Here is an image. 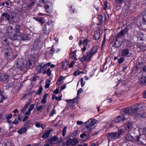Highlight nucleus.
<instances>
[{
	"instance_id": "obj_20",
	"label": "nucleus",
	"mask_w": 146,
	"mask_h": 146,
	"mask_svg": "<svg viewBox=\"0 0 146 146\" xmlns=\"http://www.w3.org/2000/svg\"><path fill=\"white\" fill-rule=\"evenodd\" d=\"M129 50L127 49L123 50L122 51V56H127L129 54Z\"/></svg>"
},
{
	"instance_id": "obj_41",
	"label": "nucleus",
	"mask_w": 146,
	"mask_h": 146,
	"mask_svg": "<svg viewBox=\"0 0 146 146\" xmlns=\"http://www.w3.org/2000/svg\"><path fill=\"white\" fill-rule=\"evenodd\" d=\"M88 40L87 39H85L82 42V43L84 45V46L87 45Z\"/></svg>"
},
{
	"instance_id": "obj_16",
	"label": "nucleus",
	"mask_w": 146,
	"mask_h": 146,
	"mask_svg": "<svg viewBox=\"0 0 146 146\" xmlns=\"http://www.w3.org/2000/svg\"><path fill=\"white\" fill-rule=\"evenodd\" d=\"M139 83L140 84L146 85V77L142 76L139 80Z\"/></svg>"
},
{
	"instance_id": "obj_53",
	"label": "nucleus",
	"mask_w": 146,
	"mask_h": 146,
	"mask_svg": "<svg viewBox=\"0 0 146 146\" xmlns=\"http://www.w3.org/2000/svg\"><path fill=\"white\" fill-rule=\"evenodd\" d=\"M43 108V106H40L36 108V110L38 111H40Z\"/></svg>"
},
{
	"instance_id": "obj_8",
	"label": "nucleus",
	"mask_w": 146,
	"mask_h": 146,
	"mask_svg": "<svg viewBox=\"0 0 146 146\" xmlns=\"http://www.w3.org/2000/svg\"><path fill=\"white\" fill-rule=\"evenodd\" d=\"M28 35L26 34H23L21 36L17 34H14L13 37H11V39L13 40L20 39L24 40L28 39Z\"/></svg>"
},
{
	"instance_id": "obj_35",
	"label": "nucleus",
	"mask_w": 146,
	"mask_h": 146,
	"mask_svg": "<svg viewBox=\"0 0 146 146\" xmlns=\"http://www.w3.org/2000/svg\"><path fill=\"white\" fill-rule=\"evenodd\" d=\"M46 74L48 76H50L52 74L51 71L50 70V68H48L46 70Z\"/></svg>"
},
{
	"instance_id": "obj_63",
	"label": "nucleus",
	"mask_w": 146,
	"mask_h": 146,
	"mask_svg": "<svg viewBox=\"0 0 146 146\" xmlns=\"http://www.w3.org/2000/svg\"><path fill=\"white\" fill-rule=\"evenodd\" d=\"M26 108H26L25 106L23 107L21 110V112L23 113H24V112L26 110Z\"/></svg>"
},
{
	"instance_id": "obj_7",
	"label": "nucleus",
	"mask_w": 146,
	"mask_h": 146,
	"mask_svg": "<svg viewBox=\"0 0 146 146\" xmlns=\"http://www.w3.org/2000/svg\"><path fill=\"white\" fill-rule=\"evenodd\" d=\"M135 105H138L139 106H141L142 107L141 108H140L139 109H138L137 110V111L135 113H134L132 114H135L137 113L139 110L140 113H138L136 115V117L137 118H140V117H146V113H144L143 112V111L142 110V108H143V106L142 105L140 104H135L132 107H133V106H134ZM132 114H131V115H132Z\"/></svg>"
},
{
	"instance_id": "obj_31",
	"label": "nucleus",
	"mask_w": 146,
	"mask_h": 146,
	"mask_svg": "<svg viewBox=\"0 0 146 146\" xmlns=\"http://www.w3.org/2000/svg\"><path fill=\"white\" fill-rule=\"evenodd\" d=\"M43 88L42 86H40L38 90H37L36 93V94L37 95L40 94L42 93Z\"/></svg>"
},
{
	"instance_id": "obj_42",
	"label": "nucleus",
	"mask_w": 146,
	"mask_h": 146,
	"mask_svg": "<svg viewBox=\"0 0 146 146\" xmlns=\"http://www.w3.org/2000/svg\"><path fill=\"white\" fill-rule=\"evenodd\" d=\"M84 79L83 78H82L80 79V81L81 84V86L82 87H83L85 84V81H84Z\"/></svg>"
},
{
	"instance_id": "obj_3",
	"label": "nucleus",
	"mask_w": 146,
	"mask_h": 146,
	"mask_svg": "<svg viewBox=\"0 0 146 146\" xmlns=\"http://www.w3.org/2000/svg\"><path fill=\"white\" fill-rule=\"evenodd\" d=\"M123 131L122 129H118L117 133H111L107 134L106 135L108 141L115 140L116 139L119 138L120 135L123 133Z\"/></svg>"
},
{
	"instance_id": "obj_55",
	"label": "nucleus",
	"mask_w": 146,
	"mask_h": 146,
	"mask_svg": "<svg viewBox=\"0 0 146 146\" xmlns=\"http://www.w3.org/2000/svg\"><path fill=\"white\" fill-rule=\"evenodd\" d=\"M86 135L85 133H83L82 134H81L80 135V137L82 138H83L85 137H86Z\"/></svg>"
},
{
	"instance_id": "obj_44",
	"label": "nucleus",
	"mask_w": 146,
	"mask_h": 146,
	"mask_svg": "<svg viewBox=\"0 0 146 146\" xmlns=\"http://www.w3.org/2000/svg\"><path fill=\"white\" fill-rule=\"evenodd\" d=\"M124 59L123 58H120L118 60V63L120 64L124 60Z\"/></svg>"
},
{
	"instance_id": "obj_30",
	"label": "nucleus",
	"mask_w": 146,
	"mask_h": 146,
	"mask_svg": "<svg viewBox=\"0 0 146 146\" xmlns=\"http://www.w3.org/2000/svg\"><path fill=\"white\" fill-rule=\"evenodd\" d=\"M36 69L37 72L38 73H40L41 72V66L39 65V66H37L36 67Z\"/></svg>"
},
{
	"instance_id": "obj_62",
	"label": "nucleus",
	"mask_w": 146,
	"mask_h": 146,
	"mask_svg": "<svg viewBox=\"0 0 146 146\" xmlns=\"http://www.w3.org/2000/svg\"><path fill=\"white\" fill-rule=\"evenodd\" d=\"M15 18H14L13 16H11L10 18V21H11L13 22L14 21Z\"/></svg>"
},
{
	"instance_id": "obj_38",
	"label": "nucleus",
	"mask_w": 146,
	"mask_h": 146,
	"mask_svg": "<svg viewBox=\"0 0 146 146\" xmlns=\"http://www.w3.org/2000/svg\"><path fill=\"white\" fill-rule=\"evenodd\" d=\"M50 82V81L49 80H47L46 84L45 86V87L46 88H47L49 87L50 86L49 83Z\"/></svg>"
},
{
	"instance_id": "obj_43",
	"label": "nucleus",
	"mask_w": 146,
	"mask_h": 146,
	"mask_svg": "<svg viewBox=\"0 0 146 146\" xmlns=\"http://www.w3.org/2000/svg\"><path fill=\"white\" fill-rule=\"evenodd\" d=\"M32 64V63L31 62L30 60H29L26 63V66L27 67H29V65H31Z\"/></svg>"
},
{
	"instance_id": "obj_14",
	"label": "nucleus",
	"mask_w": 146,
	"mask_h": 146,
	"mask_svg": "<svg viewBox=\"0 0 146 146\" xmlns=\"http://www.w3.org/2000/svg\"><path fill=\"white\" fill-rule=\"evenodd\" d=\"M10 16L7 13H4L1 15V19L10 22Z\"/></svg>"
},
{
	"instance_id": "obj_58",
	"label": "nucleus",
	"mask_w": 146,
	"mask_h": 146,
	"mask_svg": "<svg viewBox=\"0 0 146 146\" xmlns=\"http://www.w3.org/2000/svg\"><path fill=\"white\" fill-rule=\"evenodd\" d=\"M46 99H45L42 98V99L41 101V103H42L45 104L46 103Z\"/></svg>"
},
{
	"instance_id": "obj_28",
	"label": "nucleus",
	"mask_w": 146,
	"mask_h": 146,
	"mask_svg": "<svg viewBox=\"0 0 146 146\" xmlns=\"http://www.w3.org/2000/svg\"><path fill=\"white\" fill-rule=\"evenodd\" d=\"M72 145H75L78 143V141L75 138H73L72 139Z\"/></svg>"
},
{
	"instance_id": "obj_59",
	"label": "nucleus",
	"mask_w": 146,
	"mask_h": 146,
	"mask_svg": "<svg viewBox=\"0 0 146 146\" xmlns=\"http://www.w3.org/2000/svg\"><path fill=\"white\" fill-rule=\"evenodd\" d=\"M31 111L28 110V111H27L25 114V115H29L31 113Z\"/></svg>"
},
{
	"instance_id": "obj_60",
	"label": "nucleus",
	"mask_w": 146,
	"mask_h": 146,
	"mask_svg": "<svg viewBox=\"0 0 146 146\" xmlns=\"http://www.w3.org/2000/svg\"><path fill=\"white\" fill-rule=\"evenodd\" d=\"M28 117L27 116H25L23 120V122H24L25 121H26L27 119H28Z\"/></svg>"
},
{
	"instance_id": "obj_57",
	"label": "nucleus",
	"mask_w": 146,
	"mask_h": 146,
	"mask_svg": "<svg viewBox=\"0 0 146 146\" xmlns=\"http://www.w3.org/2000/svg\"><path fill=\"white\" fill-rule=\"evenodd\" d=\"M0 94H1V101H0V102H3V100L5 99V98L2 95V92L1 93V92H0Z\"/></svg>"
},
{
	"instance_id": "obj_6",
	"label": "nucleus",
	"mask_w": 146,
	"mask_h": 146,
	"mask_svg": "<svg viewBox=\"0 0 146 146\" xmlns=\"http://www.w3.org/2000/svg\"><path fill=\"white\" fill-rule=\"evenodd\" d=\"M52 23L51 21L46 23L43 27V33L45 35L48 34L50 31V28L51 26Z\"/></svg>"
},
{
	"instance_id": "obj_29",
	"label": "nucleus",
	"mask_w": 146,
	"mask_h": 146,
	"mask_svg": "<svg viewBox=\"0 0 146 146\" xmlns=\"http://www.w3.org/2000/svg\"><path fill=\"white\" fill-rule=\"evenodd\" d=\"M42 63H40V65L41 66V70H45L47 68V65L44 64L42 65Z\"/></svg>"
},
{
	"instance_id": "obj_21",
	"label": "nucleus",
	"mask_w": 146,
	"mask_h": 146,
	"mask_svg": "<svg viewBox=\"0 0 146 146\" xmlns=\"http://www.w3.org/2000/svg\"><path fill=\"white\" fill-rule=\"evenodd\" d=\"M91 59L88 56V54H87L86 56H84L82 58L80 59V60L82 62H83L85 60L88 61Z\"/></svg>"
},
{
	"instance_id": "obj_18",
	"label": "nucleus",
	"mask_w": 146,
	"mask_h": 146,
	"mask_svg": "<svg viewBox=\"0 0 146 146\" xmlns=\"http://www.w3.org/2000/svg\"><path fill=\"white\" fill-rule=\"evenodd\" d=\"M62 65V69L63 70H66L67 69L68 63L67 61L62 62L61 63Z\"/></svg>"
},
{
	"instance_id": "obj_61",
	"label": "nucleus",
	"mask_w": 146,
	"mask_h": 146,
	"mask_svg": "<svg viewBox=\"0 0 146 146\" xmlns=\"http://www.w3.org/2000/svg\"><path fill=\"white\" fill-rule=\"evenodd\" d=\"M3 117H2V115L0 113V123H1L3 120Z\"/></svg>"
},
{
	"instance_id": "obj_36",
	"label": "nucleus",
	"mask_w": 146,
	"mask_h": 146,
	"mask_svg": "<svg viewBox=\"0 0 146 146\" xmlns=\"http://www.w3.org/2000/svg\"><path fill=\"white\" fill-rule=\"evenodd\" d=\"M81 73L83 74L84 72L82 71H76L73 74L75 76L80 74Z\"/></svg>"
},
{
	"instance_id": "obj_4",
	"label": "nucleus",
	"mask_w": 146,
	"mask_h": 146,
	"mask_svg": "<svg viewBox=\"0 0 146 146\" xmlns=\"http://www.w3.org/2000/svg\"><path fill=\"white\" fill-rule=\"evenodd\" d=\"M96 123L95 120L93 121L92 119H89L84 123L85 127L83 129V131L85 132H90L93 129V126Z\"/></svg>"
},
{
	"instance_id": "obj_10",
	"label": "nucleus",
	"mask_w": 146,
	"mask_h": 146,
	"mask_svg": "<svg viewBox=\"0 0 146 146\" xmlns=\"http://www.w3.org/2000/svg\"><path fill=\"white\" fill-rule=\"evenodd\" d=\"M136 141H138L139 144L146 145V139L144 135H140L136 138Z\"/></svg>"
},
{
	"instance_id": "obj_32",
	"label": "nucleus",
	"mask_w": 146,
	"mask_h": 146,
	"mask_svg": "<svg viewBox=\"0 0 146 146\" xmlns=\"http://www.w3.org/2000/svg\"><path fill=\"white\" fill-rule=\"evenodd\" d=\"M78 131L77 130H75L73 132L70 133V135L72 137H74L76 136L78 133Z\"/></svg>"
},
{
	"instance_id": "obj_51",
	"label": "nucleus",
	"mask_w": 146,
	"mask_h": 146,
	"mask_svg": "<svg viewBox=\"0 0 146 146\" xmlns=\"http://www.w3.org/2000/svg\"><path fill=\"white\" fill-rule=\"evenodd\" d=\"M34 107V105L33 104H31L29 106V108L28 110L29 111H31L33 108Z\"/></svg>"
},
{
	"instance_id": "obj_49",
	"label": "nucleus",
	"mask_w": 146,
	"mask_h": 146,
	"mask_svg": "<svg viewBox=\"0 0 146 146\" xmlns=\"http://www.w3.org/2000/svg\"><path fill=\"white\" fill-rule=\"evenodd\" d=\"M104 6L103 7V9L105 10L108 7L107 3L106 2H104Z\"/></svg>"
},
{
	"instance_id": "obj_39",
	"label": "nucleus",
	"mask_w": 146,
	"mask_h": 146,
	"mask_svg": "<svg viewBox=\"0 0 146 146\" xmlns=\"http://www.w3.org/2000/svg\"><path fill=\"white\" fill-rule=\"evenodd\" d=\"M12 114L9 113L6 116V118L7 120H9L12 117Z\"/></svg>"
},
{
	"instance_id": "obj_11",
	"label": "nucleus",
	"mask_w": 146,
	"mask_h": 146,
	"mask_svg": "<svg viewBox=\"0 0 146 146\" xmlns=\"http://www.w3.org/2000/svg\"><path fill=\"white\" fill-rule=\"evenodd\" d=\"M45 9L46 12L50 13L51 11V9L52 7V3L50 2H47L45 5Z\"/></svg>"
},
{
	"instance_id": "obj_13",
	"label": "nucleus",
	"mask_w": 146,
	"mask_h": 146,
	"mask_svg": "<svg viewBox=\"0 0 146 146\" xmlns=\"http://www.w3.org/2000/svg\"><path fill=\"white\" fill-rule=\"evenodd\" d=\"M9 77V75L6 73H0V80L4 81Z\"/></svg>"
},
{
	"instance_id": "obj_64",
	"label": "nucleus",
	"mask_w": 146,
	"mask_h": 146,
	"mask_svg": "<svg viewBox=\"0 0 146 146\" xmlns=\"http://www.w3.org/2000/svg\"><path fill=\"white\" fill-rule=\"evenodd\" d=\"M143 97L144 98H146V92L145 91L143 93Z\"/></svg>"
},
{
	"instance_id": "obj_23",
	"label": "nucleus",
	"mask_w": 146,
	"mask_h": 146,
	"mask_svg": "<svg viewBox=\"0 0 146 146\" xmlns=\"http://www.w3.org/2000/svg\"><path fill=\"white\" fill-rule=\"evenodd\" d=\"M50 133V131H47L46 132L44 133L42 136V137L44 139L48 138Z\"/></svg>"
},
{
	"instance_id": "obj_45",
	"label": "nucleus",
	"mask_w": 146,
	"mask_h": 146,
	"mask_svg": "<svg viewBox=\"0 0 146 146\" xmlns=\"http://www.w3.org/2000/svg\"><path fill=\"white\" fill-rule=\"evenodd\" d=\"M142 20L143 21L146 22V11L145 12V14L143 15Z\"/></svg>"
},
{
	"instance_id": "obj_25",
	"label": "nucleus",
	"mask_w": 146,
	"mask_h": 146,
	"mask_svg": "<svg viewBox=\"0 0 146 146\" xmlns=\"http://www.w3.org/2000/svg\"><path fill=\"white\" fill-rule=\"evenodd\" d=\"M100 33L99 32L96 33L93 36V38L96 40H98L100 37Z\"/></svg>"
},
{
	"instance_id": "obj_17",
	"label": "nucleus",
	"mask_w": 146,
	"mask_h": 146,
	"mask_svg": "<svg viewBox=\"0 0 146 146\" xmlns=\"http://www.w3.org/2000/svg\"><path fill=\"white\" fill-rule=\"evenodd\" d=\"M20 59L17 60L16 63V66L17 68H19V70H21L23 69V68L24 67V65L23 63L22 64V65L20 64V63H19L20 62Z\"/></svg>"
},
{
	"instance_id": "obj_47",
	"label": "nucleus",
	"mask_w": 146,
	"mask_h": 146,
	"mask_svg": "<svg viewBox=\"0 0 146 146\" xmlns=\"http://www.w3.org/2000/svg\"><path fill=\"white\" fill-rule=\"evenodd\" d=\"M54 52H55V50L52 47H52L50 50V53L51 54H53L54 53Z\"/></svg>"
},
{
	"instance_id": "obj_56",
	"label": "nucleus",
	"mask_w": 146,
	"mask_h": 146,
	"mask_svg": "<svg viewBox=\"0 0 146 146\" xmlns=\"http://www.w3.org/2000/svg\"><path fill=\"white\" fill-rule=\"evenodd\" d=\"M53 92L55 94H58L59 92V89H58V88L56 89L55 90H54L53 91Z\"/></svg>"
},
{
	"instance_id": "obj_9",
	"label": "nucleus",
	"mask_w": 146,
	"mask_h": 146,
	"mask_svg": "<svg viewBox=\"0 0 146 146\" xmlns=\"http://www.w3.org/2000/svg\"><path fill=\"white\" fill-rule=\"evenodd\" d=\"M98 49V46H94L91 49L90 51L87 52V54H88V56L89 58H91V57L97 52Z\"/></svg>"
},
{
	"instance_id": "obj_40",
	"label": "nucleus",
	"mask_w": 146,
	"mask_h": 146,
	"mask_svg": "<svg viewBox=\"0 0 146 146\" xmlns=\"http://www.w3.org/2000/svg\"><path fill=\"white\" fill-rule=\"evenodd\" d=\"M98 18L100 23L102 22L103 17L102 15H98Z\"/></svg>"
},
{
	"instance_id": "obj_33",
	"label": "nucleus",
	"mask_w": 146,
	"mask_h": 146,
	"mask_svg": "<svg viewBox=\"0 0 146 146\" xmlns=\"http://www.w3.org/2000/svg\"><path fill=\"white\" fill-rule=\"evenodd\" d=\"M55 113V110L54 108L53 110L50 112L49 114V116L50 117H51V116H53L54 115V114Z\"/></svg>"
},
{
	"instance_id": "obj_26",
	"label": "nucleus",
	"mask_w": 146,
	"mask_h": 146,
	"mask_svg": "<svg viewBox=\"0 0 146 146\" xmlns=\"http://www.w3.org/2000/svg\"><path fill=\"white\" fill-rule=\"evenodd\" d=\"M14 30L16 33L19 32V29L20 28V26L19 25H16L15 26Z\"/></svg>"
},
{
	"instance_id": "obj_15",
	"label": "nucleus",
	"mask_w": 146,
	"mask_h": 146,
	"mask_svg": "<svg viewBox=\"0 0 146 146\" xmlns=\"http://www.w3.org/2000/svg\"><path fill=\"white\" fill-rule=\"evenodd\" d=\"M125 129L127 130L131 129L133 128V125L132 122H126L124 125Z\"/></svg>"
},
{
	"instance_id": "obj_34",
	"label": "nucleus",
	"mask_w": 146,
	"mask_h": 146,
	"mask_svg": "<svg viewBox=\"0 0 146 146\" xmlns=\"http://www.w3.org/2000/svg\"><path fill=\"white\" fill-rule=\"evenodd\" d=\"M67 128V127L66 126H65L63 129L62 133V135L63 137H64L66 134Z\"/></svg>"
},
{
	"instance_id": "obj_48",
	"label": "nucleus",
	"mask_w": 146,
	"mask_h": 146,
	"mask_svg": "<svg viewBox=\"0 0 146 146\" xmlns=\"http://www.w3.org/2000/svg\"><path fill=\"white\" fill-rule=\"evenodd\" d=\"M19 121L17 120V119L15 118L13 122L12 123L13 124H14L15 125L19 123Z\"/></svg>"
},
{
	"instance_id": "obj_2",
	"label": "nucleus",
	"mask_w": 146,
	"mask_h": 146,
	"mask_svg": "<svg viewBox=\"0 0 146 146\" xmlns=\"http://www.w3.org/2000/svg\"><path fill=\"white\" fill-rule=\"evenodd\" d=\"M128 29L127 27L121 30L117 35L115 40V41L113 44V46L115 47H120L122 44L121 42L119 41L118 39L121 37L123 36L128 31Z\"/></svg>"
},
{
	"instance_id": "obj_37",
	"label": "nucleus",
	"mask_w": 146,
	"mask_h": 146,
	"mask_svg": "<svg viewBox=\"0 0 146 146\" xmlns=\"http://www.w3.org/2000/svg\"><path fill=\"white\" fill-rule=\"evenodd\" d=\"M39 22L41 24V25H42L44 23L45 21L44 19L43 18H41L39 19Z\"/></svg>"
},
{
	"instance_id": "obj_5",
	"label": "nucleus",
	"mask_w": 146,
	"mask_h": 146,
	"mask_svg": "<svg viewBox=\"0 0 146 146\" xmlns=\"http://www.w3.org/2000/svg\"><path fill=\"white\" fill-rule=\"evenodd\" d=\"M5 57L7 60H10L13 55V50L10 47L5 48L4 50Z\"/></svg>"
},
{
	"instance_id": "obj_54",
	"label": "nucleus",
	"mask_w": 146,
	"mask_h": 146,
	"mask_svg": "<svg viewBox=\"0 0 146 146\" xmlns=\"http://www.w3.org/2000/svg\"><path fill=\"white\" fill-rule=\"evenodd\" d=\"M55 98L56 100L57 101L60 100H61V96H60L59 97H57L56 96H55Z\"/></svg>"
},
{
	"instance_id": "obj_46",
	"label": "nucleus",
	"mask_w": 146,
	"mask_h": 146,
	"mask_svg": "<svg viewBox=\"0 0 146 146\" xmlns=\"http://www.w3.org/2000/svg\"><path fill=\"white\" fill-rule=\"evenodd\" d=\"M140 48L142 51H145L146 50V46H141Z\"/></svg>"
},
{
	"instance_id": "obj_12",
	"label": "nucleus",
	"mask_w": 146,
	"mask_h": 146,
	"mask_svg": "<svg viewBox=\"0 0 146 146\" xmlns=\"http://www.w3.org/2000/svg\"><path fill=\"white\" fill-rule=\"evenodd\" d=\"M136 138L129 133L128 134L125 136V139L127 141L132 142L136 141Z\"/></svg>"
},
{
	"instance_id": "obj_1",
	"label": "nucleus",
	"mask_w": 146,
	"mask_h": 146,
	"mask_svg": "<svg viewBox=\"0 0 146 146\" xmlns=\"http://www.w3.org/2000/svg\"><path fill=\"white\" fill-rule=\"evenodd\" d=\"M142 107L141 106L135 105L133 107H128L122 110L121 111V116H118L116 117L114 119L116 123L122 122L128 118L127 116L130 114L136 113L138 109Z\"/></svg>"
},
{
	"instance_id": "obj_24",
	"label": "nucleus",
	"mask_w": 146,
	"mask_h": 146,
	"mask_svg": "<svg viewBox=\"0 0 146 146\" xmlns=\"http://www.w3.org/2000/svg\"><path fill=\"white\" fill-rule=\"evenodd\" d=\"M58 138L57 136H55L52 137L49 140V143L51 144H53L52 142L53 141H55L58 139Z\"/></svg>"
},
{
	"instance_id": "obj_52",
	"label": "nucleus",
	"mask_w": 146,
	"mask_h": 146,
	"mask_svg": "<svg viewBox=\"0 0 146 146\" xmlns=\"http://www.w3.org/2000/svg\"><path fill=\"white\" fill-rule=\"evenodd\" d=\"M75 99H74L72 100H67V102L68 103H72V104L74 103V102H75L74 101V100Z\"/></svg>"
},
{
	"instance_id": "obj_27",
	"label": "nucleus",
	"mask_w": 146,
	"mask_h": 146,
	"mask_svg": "<svg viewBox=\"0 0 146 146\" xmlns=\"http://www.w3.org/2000/svg\"><path fill=\"white\" fill-rule=\"evenodd\" d=\"M72 139L70 138L66 140V144L67 146L72 145Z\"/></svg>"
},
{
	"instance_id": "obj_22",
	"label": "nucleus",
	"mask_w": 146,
	"mask_h": 146,
	"mask_svg": "<svg viewBox=\"0 0 146 146\" xmlns=\"http://www.w3.org/2000/svg\"><path fill=\"white\" fill-rule=\"evenodd\" d=\"M35 2V0H30L29 3L27 5V7L30 9L31 8L33 5H34Z\"/></svg>"
},
{
	"instance_id": "obj_19",
	"label": "nucleus",
	"mask_w": 146,
	"mask_h": 146,
	"mask_svg": "<svg viewBox=\"0 0 146 146\" xmlns=\"http://www.w3.org/2000/svg\"><path fill=\"white\" fill-rule=\"evenodd\" d=\"M27 131V129L25 127H22L17 131V132L19 134H22L25 133Z\"/></svg>"
},
{
	"instance_id": "obj_50",
	"label": "nucleus",
	"mask_w": 146,
	"mask_h": 146,
	"mask_svg": "<svg viewBox=\"0 0 146 146\" xmlns=\"http://www.w3.org/2000/svg\"><path fill=\"white\" fill-rule=\"evenodd\" d=\"M83 92V90L82 88H80L78 91L77 95H78L79 94Z\"/></svg>"
}]
</instances>
